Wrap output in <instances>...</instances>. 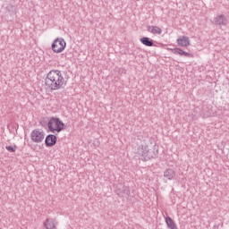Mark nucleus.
I'll return each mask as SVG.
<instances>
[{"instance_id": "nucleus-1", "label": "nucleus", "mask_w": 229, "mask_h": 229, "mask_svg": "<svg viewBox=\"0 0 229 229\" xmlns=\"http://www.w3.org/2000/svg\"><path fill=\"white\" fill-rule=\"evenodd\" d=\"M67 85V81L60 70H51L45 77V86L48 90H61Z\"/></svg>"}, {"instance_id": "nucleus-2", "label": "nucleus", "mask_w": 229, "mask_h": 229, "mask_svg": "<svg viewBox=\"0 0 229 229\" xmlns=\"http://www.w3.org/2000/svg\"><path fill=\"white\" fill-rule=\"evenodd\" d=\"M136 157H139L140 160L143 162H148V160H151V158H155L158 153H155L149 149V147L147 144H141L136 149Z\"/></svg>"}, {"instance_id": "nucleus-3", "label": "nucleus", "mask_w": 229, "mask_h": 229, "mask_svg": "<svg viewBox=\"0 0 229 229\" xmlns=\"http://www.w3.org/2000/svg\"><path fill=\"white\" fill-rule=\"evenodd\" d=\"M48 129L52 133H55V131H57V133H60L62 130H64L65 124L60 118H55L52 117L47 123Z\"/></svg>"}, {"instance_id": "nucleus-4", "label": "nucleus", "mask_w": 229, "mask_h": 229, "mask_svg": "<svg viewBox=\"0 0 229 229\" xmlns=\"http://www.w3.org/2000/svg\"><path fill=\"white\" fill-rule=\"evenodd\" d=\"M66 47H67V43L65 42V39L62 38H55L51 46L52 51H54V53H63V51L65 50Z\"/></svg>"}, {"instance_id": "nucleus-5", "label": "nucleus", "mask_w": 229, "mask_h": 229, "mask_svg": "<svg viewBox=\"0 0 229 229\" xmlns=\"http://www.w3.org/2000/svg\"><path fill=\"white\" fill-rule=\"evenodd\" d=\"M45 137L46 133L42 129H35L30 133V139L32 142H35L36 144H40V142H43Z\"/></svg>"}, {"instance_id": "nucleus-6", "label": "nucleus", "mask_w": 229, "mask_h": 229, "mask_svg": "<svg viewBox=\"0 0 229 229\" xmlns=\"http://www.w3.org/2000/svg\"><path fill=\"white\" fill-rule=\"evenodd\" d=\"M213 23L215 26H218L219 28H223L225 26H228L229 20L228 16L225 14H217L213 19Z\"/></svg>"}, {"instance_id": "nucleus-7", "label": "nucleus", "mask_w": 229, "mask_h": 229, "mask_svg": "<svg viewBox=\"0 0 229 229\" xmlns=\"http://www.w3.org/2000/svg\"><path fill=\"white\" fill-rule=\"evenodd\" d=\"M177 44L181 47H188V46H191V40L187 36H181L177 38Z\"/></svg>"}, {"instance_id": "nucleus-8", "label": "nucleus", "mask_w": 229, "mask_h": 229, "mask_svg": "<svg viewBox=\"0 0 229 229\" xmlns=\"http://www.w3.org/2000/svg\"><path fill=\"white\" fill-rule=\"evenodd\" d=\"M56 137L55 136V134H48L46 137L45 140V144L46 146H47L48 148H53V146H55L56 144Z\"/></svg>"}, {"instance_id": "nucleus-9", "label": "nucleus", "mask_w": 229, "mask_h": 229, "mask_svg": "<svg viewBox=\"0 0 229 229\" xmlns=\"http://www.w3.org/2000/svg\"><path fill=\"white\" fill-rule=\"evenodd\" d=\"M171 51L174 55H177L179 56H185L186 58H189V56H191V53L185 52L182 49L178 47L171 48Z\"/></svg>"}, {"instance_id": "nucleus-10", "label": "nucleus", "mask_w": 229, "mask_h": 229, "mask_svg": "<svg viewBox=\"0 0 229 229\" xmlns=\"http://www.w3.org/2000/svg\"><path fill=\"white\" fill-rule=\"evenodd\" d=\"M176 177V172L173 168H168L164 172V178L166 180H174Z\"/></svg>"}, {"instance_id": "nucleus-11", "label": "nucleus", "mask_w": 229, "mask_h": 229, "mask_svg": "<svg viewBox=\"0 0 229 229\" xmlns=\"http://www.w3.org/2000/svg\"><path fill=\"white\" fill-rule=\"evenodd\" d=\"M148 31H149V33H152L153 35H162V29H160V27L148 26Z\"/></svg>"}, {"instance_id": "nucleus-12", "label": "nucleus", "mask_w": 229, "mask_h": 229, "mask_svg": "<svg viewBox=\"0 0 229 229\" xmlns=\"http://www.w3.org/2000/svg\"><path fill=\"white\" fill-rule=\"evenodd\" d=\"M165 223L168 229H178V226L176 225V223L171 218L170 216L165 217Z\"/></svg>"}, {"instance_id": "nucleus-13", "label": "nucleus", "mask_w": 229, "mask_h": 229, "mask_svg": "<svg viewBox=\"0 0 229 229\" xmlns=\"http://www.w3.org/2000/svg\"><path fill=\"white\" fill-rule=\"evenodd\" d=\"M140 41L141 42V44H143V46H147L148 47H153V39H150L148 37L141 38Z\"/></svg>"}, {"instance_id": "nucleus-14", "label": "nucleus", "mask_w": 229, "mask_h": 229, "mask_svg": "<svg viewBox=\"0 0 229 229\" xmlns=\"http://www.w3.org/2000/svg\"><path fill=\"white\" fill-rule=\"evenodd\" d=\"M44 225L47 229H55V220H53V218H47L44 223Z\"/></svg>"}, {"instance_id": "nucleus-15", "label": "nucleus", "mask_w": 229, "mask_h": 229, "mask_svg": "<svg viewBox=\"0 0 229 229\" xmlns=\"http://www.w3.org/2000/svg\"><path fill=\"white\" fill-rule=\"evenodd\" d=\"M122 194L123 198H130V187L123 186L122 190Z\"/></svg>"}, {"instance_id": "nucleus-16", "label": "nucleus", "mask_w": 229, "mask_h": 229, "mask_svg": "<svg viewBox=\"0 0 229 229\" xmlns=\"http://www.w3.org/2000/svg\"><path fill=\"white\" fill-rule=\"evenodd\" d=\"M5 149L7 151H10V153H15L17 147H13V146H5Z\"/></svg>"}]
</instances>
